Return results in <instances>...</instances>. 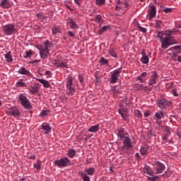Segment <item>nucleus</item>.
I'll return each instance as SVG.
<instances>
[{
    "instance_id": "f257e3e1",
    "label": "nucleus",
    "mask_w": 181,
    "mask_h": 181,
    "mask_svg": "<svg viewBox=\"0 0 181 181\" xmlns=\"http://www.w3.org/2000/svg\"><path fill=\"white\" fill-rule=\"evenodd\" d=\"M157 37H159L161 43L162 49H168L172 45H175V42H173L172 37H163L162 36V33H158Z\"/></svg>"
},
{
    "instance_id": "f03ea898",
    "label": "nucleus",
    "mask_w": 181,
    "mask_h": 181,
    "mask_svg": "<svg viewBox=\"0 0 181 181\" xmlns=\"http://www.w3.org/2000/svg\"><path fill=\"white\" fill-rule=\"evenodd\" d=\"M2 30L6 36H12V35H16L18 33V29L15 28V25L13 23H8L3 25Z\"/></svg>"
},
{
    "instance_id": "7ed1b4c3",
    "label": "nucleus",
    "mask_w": 181,
    "mask_h": 181,
    "mask_svg": "<svg viewBox=\"0 0 181 181\" xmlns=\"http://www.w3.org/2000/svg\"><path fill=\"white\" fill-rule=\"evenodd\" d=\"M18 101H20V103L23 105L25 110H32V108H33L30 104V101L23 93H20L18 95Z\"/></svg>"
},
{
    "instance_id": "20e7f679",
    "label": "nucleus",
    "mask_w": 181,
    "mask_h": 181,
    "mask_svg": "<svg viewBox=\"0 0 181 181\" xmlns=\"http://www.w3.org/2000/svg\"><path fill=\"white\" fill-rule=\"evenodd\" d=\"M54 165L58 168H66V166H71L73 163L71 160L67 157H62L59 160L54 161Z\"/></svg>"
},
{
    "instance_id": "39448f33",
    "label": "nucleus",
    "mask_w": 181,
    "mask_h": 181,
    "mask_svg": "<svg viewBox=\"0 0 181 181\" xmlns=\"http://www.w3.org/2000/svg\"><path fill=\"white\" fill-rule=\"evenodd\" d=\"M121 73H122V67L115 69L110 73V84H115V83L118 81V78H119V76H121Z\"/></svg>"
},
{
    "instance_id": "423d86ee",
    "label": "nucleus",
    "mask_w": 181,
    "mask_h": 181,
    "mask_svg": "<svg viewBox=\"0 0 181 181\" xmlns=\"http://www.w3.org/2000/svg\"><path fill=\"white\" fill-rule=\"evenodd\" d=\"M169 50L172 52L174 56H177V61L181 63V46L176 45V46L172 47L171 48L169 49Z\"/></svg>"
},
{
    "instance_id": "0eeeda50",
    "label": "nucleus",
    "mask_w": 181,
    "mask_h": 181,
    "mask_svg": "<svg viewBox=\"0 0 181 181\" xmlns=\"http://www.w3.org/2000/svg\"><path fill=\"white\" fill-rule=\"evenodd\" d=\"M7 114L8 115H13L14 118H21V111L16 106H13L7 109Z\"/></svg>"
},
{
    "instance_id": "6e6552de",
    "label": "nucleus",
    "mask_w": 181,
    "mask_h": 181,
    "mask_svg": "<svg viewBox=\"0 0 181 181\" xmlns=\"http://www.w3.org/2000/svg\"><path fill=\"white\" fill-rule=\"evenodd\" d=\"M154 170H156V175H159L160 173H163V170L166 169V167H165V164L159 162V161H154Z\"/></svg>"
},
{
    "instance_id": "1a4fd4ad",
    "label": "nucleus",
    "mask_w": 181,
    "mask_h": 181,
    "mask_svg": "<svg viewBox=\"0 0 181 181\" xmlns=\"http://www.w3.org/2000/svg\"><path fill=\"white\" fill-rule=\"evenodd\" d=\"M157 105L160 110H166L168 107V100L163 97L157 99Z\"/></svg>"
},
{
    "instance_id": "9d476101",
    "label": "nucleus",
    "mask_w": 181,
    "mask_h": 181,
    "mask_svg": "<svg viewBox=\"0 0 181 181\" xmlns=\"http://www.w3.org/2000/svg\"><path fill=\"white\" fill-rule=\"evenodd\" d=\"M17 73H18V74H21V76H27V77H28L29 79L35 78V77L33 76V74H32V73H30L29 70L26 69L25 66H21L18 70Z\"/></svg>"
},
{
    "instance_id": "9b49d317",
    "label": "nucleus",
    "mask_w": 181,
    "mask_h": 181,
    "mask_svg": "<svg viewBox=\"0 0 181 181\" xmlns=\"http://www.w3.org/2000/svg\"><path fill=\"white\" fill-rule=\"evenodd\" d=\"M52 64H54V66H55V67L57 69H69V65H67V63L60 59H54L52 62Z\"/></svg>"
},
{
    "instance_id": "f8f14e48",
    "label": "nucleus",
    "mask_w": 181,
    "mask_h": 181,
    "mask_svg": "<svg viewBox=\"0 0 181 181\" xmlns=\"http://www.w3.org/2000/svg\"><path fill=\"white\" fill-rule=\"evenodd\" d=\"M179 32V30L176 29H168L165 31L158 32V33H161L162 36L164 37H170L173 35H176Z\"/></svg>"
},
{
    "instance_id": "ddd939ff",
    "label": "nucleus",
    "mask_w": 181,
    "mask_h": 181,
    "mask_svg": "<svg viewBox=\"0 0 181 181\" xmlns=\"http://www.w3.org/2000/svg\"><path fill=\"white\" fill-rule=\"evenodd\" d=\"M117 136L121 139H124V138H127L129 136V134H128V130H127V128L120 127L118 129L117 131Z\"/></svg>"
},
{
    "instance_id": "4468645a",
    "label": "nucleus",
    "mask_w": 181,
    "mask_h": 181,
    "mask_svg": "<svg viewBox=\"0 0 181 181\" xmlns=\"http://www.w3.org/2000/svg\"><path fill=\"white\" fill-rule=\"evenodd\" d=\"M147 16H148V21H152V19L156 16V6H155V5L149 6Z\"/></svg>"
},
{
    "instance_id": "2eb2a0df",
    "label": "nucleus",
    "mask_w": 181,
    "mask_h": 181,
    "mask_svg": "<svg viewBox=\"0 0 181 181\" xmlns=\"http://www.w3.org/2000/svg\"><path fill=\"white\" fill-rule=\"evenodd\" d=\"M120 141H122L123 145H124L126 149L134 148V143L132 142V140H131V138H129V136L124 137L123 139H120Z\"/></svg>"
},
{
    "instance_id": "dca6fc26",
    "label": "nucleus",
    "mask_w": 181,
    "mask_h": 181,
    "mask_svg": "<svg viewBox=\"0 0 181 181\" xmlns=\"http://www.w3.org/2000/svg\"><path fill=\"white\" fill-rule=\"evenodd\" d=\"M39 83H37L34 86H30L28 88V91L30 94L32 95H36L39 93V90H40V86H38Z\"/></svg>"
},
{
    "instance_id": "f3484780",
    "label": "nucleus",
    "mask_w": 181,
    "mask_h": 181,
    "mask_svg": "<svg viewBox=\"0 0 181 181\" xmlns=\"http://www.w3.org/2000/svg\"><path fill=\"white\" fill-rule=\"evenodd\" d=\"M119 114L121 115V117L124 119V121H127L128 119V117H129V113L128 112V109L126 107H122L118 110Z\"/></svg>"
},
{
    "instance_id": "a211bd4d",
    "label": "nucleus",
    "mask_w": 181,
    "mask_h": 181,
    "mask_svg": "<svg viewBox=\"0 0 181 181\" xmlns=\"http://www.w3.org/2000/svg\"><path fill=\"white\" fill-rule=\"evenodd\" d=\"M140 54H141V57L140 59V61L143 64H148L149 63V56L146 54V52L145 49H142L140 52Z\"/></svg>"
},
{
    "instance_id": "6ab92c4d",
    "label": "nucleus",
    "mask_w": 181,
    "mask_h": 181,
    "mask_svg": "<svg viewBox=\"0 0 181 181\" xmlns=\"http://www.w3.org/2000/svg\"><path fill=\"white\" fill-rule=\"evenodd\" d=\"M151 79L148 80V86H153V84H156V80H158V77H159V75H158V72L156 71L151 72Z\"/></svg>"
},
{
    "instance_id": "aec40b11",
    "label": "nucleus",
    "mask_w": 181,
    "mask_h": 181,
    "mask_svg": "<svg viewBox=\"0 0 181 181\" xmlns=\"http://www.w3.org/2000/svg\"><path fill=\"white\" fill-rule=\"evenodd\" d=\"M36 47L40 52L47 51L49 50V47H50V43L49 41H47L42 42L40 45H37Z\"/></svg>"
},
{
    "instance_id": "412c9836",
    "label": "nucleus",
    "mask_w": 181,
    "mask_h": 181,
    "mask_svg": "<svg viewBox=\"0 0 181 181\" xmlns=\"http://www.w3.org/2000/svg\"><path fill=\"white\" fill-rule=\"evenodd\" d=\"M41 129L44 131L45 135H49L52 132V128L50 127L49 124H42L41 125Z\"/></svg>"
},
{
    "instance_id": "4be33fe9",
    "label": "nucleus",
    "mask_w": 181,
    "mask_h": 181,
    "mask_svg": "<svg viewBox=\"0 0 181 181\" xmlns=\"http://www.w3.org/2000/svg\"><path fill=\"white\" fill-rule=\"evenodd\" d=\"M35 80L37 81H39V83H40L41 84H42L44 88H49V87H50V83L47 80L39 78H35Z\"/></svg>"
},
{
    "instance_id": "5701e85b",
    "label": "nucleus",
    "mask_w": 181,
    "mask_h": 181,
    "mask_svg": "<svg viewBox=\"0 0 181 181\" xmlns=\"http://www.w3.org/2000/svg\"><path fill=\"white\" fill-rule=\"evenodd\" d=\"M149 146H141L139 150V152L141 156H147L148 153H149Z\"/></svg>"
},
{
    "instance_id": "b1692460",
    "label": "nucleus",
    "mask_w": 181,
    "mask_h": 181,
    "mask_svg": "<svg viewBox=\"0 0 181 181\" xmlns=\"http://www.w3.org/2000/svg\"><path fill=\"white\" fill-rule=\"evenodd\" d=\"M69 26L71 29H73L74 30H77V29H78V24H77L76 23V21H74V20H73V18H69Z\"/></svg>"
},
{
    "instance_id": "393cba45",
    "label": "nucleus",
    "mask_w": 181,
    "mask_h": 181,
    "mask_svg": "<svg viewBox=\"0 0 181 181\" xmlns=\"http://www.w3.org/2000/svg\"><path fill=\"white\" fill-rule=\"evenodd\" d=\"M144 173H145L146 175H149V176H153V175H155V173L148 165H146L144 168Z\"/></svg>"
},
{
    "instance_id": "a878e982",
    "label": "nucleus",
    "mask_w": 181,
    "mask_h": 181,
    "mask_svg": "<svg viewBox=\"0 0 181 181\" xmlns=\"http://www.w3.org/2000/svg\"><path fill=\"white\" fill-rule=\"evenodd\" d=\"M0 6L4 8V9H9L11 8V3H9V0H1Z\"/></svg>"
},
{
    "instance_id": "bb28decb",
    "label": "nucleus",
    "mask_w": 181,
    "mask_h": 181,
    "mask_svg": "<svg viewBox=\"0 0 181 181\" xmlns=\"http://www.w3.org/2000/svg\"><path fill=\"white\" fill-rule=\"evenodd\" d=\"M83 173H86L89 176H93L94 173H95V168L90 167L86 169H84Z\"/></svg>"
},
{
    "instance_id": "cd10ccee",
    "label": "nucleus",
    "mask_w": 181,
    "mask_h": 181,
    "mask_svg": "<svg viewBox=\"0 0 181 181\" xmlns=\"http://www.w3.org/2000/svg\"><path fill=\"white\" fill-rule=\"evenodd\" d=\"M148 72H143L140 74L139 76H138L137 80L140 81V83H145V78H146V76H148Z\"/></svg>"
},
{
    "instance_id": "c85d7f7f",
    "label": "nucleus",
    "mask_w": 181,
    "mask_h": 181,
    "mask_svg": "<svg viewBox=\"0 0 181 181\" xmlns=\"http://www.w3.org/2000/svg\"><path fill=\"white\" fill-rule=\"evenodd\" d=\"M79 175H80L82 180H83V181H91V180L90 179V176H88V175H87V173H85L83 171H79Z\"/></svg>"
},
{
    "instance_id": "c756f323",
    "label": "nucleus",
    "mask_w": 181,
    "mask_h": 181,
    "mask_svg": "<svg viewBox=\"0 0 181 181\" xmlns=\"http://www.w3.org/2000/svg\"><path fill=\"white\" fill-rule=\"evenodd\" d=\"M74 93H76V89L71 86L66 88V94L69 97H71V95H74Z\"/></svg>"
},
{
    "instance_id": "7c9ffc66",
    "label": "nucleus",
    "mask_w": 181,
    "mask_h": 181,
    "mask_svg": "<svg viewBox=\"0 0 181 181\" xmlns=\"http://www.w3.org/2000/svg\"><path fill=\"white\" fill-rule=\"evenodd\" d=\"M4 57L7 63H12L13 62V59L12 58V55L11 54V51L6 53L4 54Z\"/></svg>"
},
{
    "instance_id": "2f4dec72",
    "label": "nucleus",
    "mask_w": 181,
    "mask_h": 181,
    "mask_svg": "<svg viewBox=\"0 0 181 181\" xmlns=\"http://www.w3.org/2000/svg\"><path fill=\"white\" fill-rule=\"evenodd\" d=\"M52 35L54 36H56L57 33H62V29H60V27L54 25V27L52 28Z\"/></svg>"
},
{
    "instance_id": "473e14b6",
    "label": "nucleus",
    "mask_w": 181,
    "mask_h": 181,
    "mask_svg": "<svg viewBox=\"0 0 181 181\" xmlns=\"http://www.w3.org/2000/svg\"><path fill=\"white\" fill-rule=\"evenodd\" d=\"M49 52L50 50L40 51V56L41 59H42L43 60H45V59H47V57H49Z\"/></svg>"
},
{
    "instance_id": "72a5a7b5",
    "label": "nucleus",
    "mask_w": 181,
    "mask_h": 181,
    "mask_svg": "<svg viewBox=\"0 0 181 181\" xmlns=\"http://www.w3.org/2000/svg\"><path fill=\"white\" fill-rule=\"evenodd\" d=\"M16 87H28V83L23 82V78H21L16 82Z\"/></svg>"
},
{
    "instance_id": "f704fd0d",
    "label": "nucleus",
    "mask_w": 181,
    "mask_h": 181,
    "mask_svg": "<svg viewBox=\"0 0 181 181\" xmlns=\"http://www.w3.org/2000/svg\"><path fill=\"white\" fill-rule=\"evenodd\" d=\"M98 129H100V124H95L94 126L90 127L88 129V132H97L98 131Z\"/></svg>"
},
{
    "instance_id": "c9c22d12",
    "label": "nucleus",
    "mask_w": 181,
    "mask_h": 181,
    "mask_svg": "<svg viewBox=\"0 0 181 181\" xmlns=\"http://www.w3.org/2000/svg\"><path fill=\"white\" fill-rule=\"evenodd\" d=\"M33 168L37 169V170H40V169H42V161L37 159V162L34 163Z\"/></svg>"
},
{
    "instance_id": "e433bc0d",
    "label": "nucleus",
    "mask_w": 181,
    "mask_h": 181,
    "mask_svg": "<svg viewBox=\"0 0 181 181\" xmlns=\"http://www.w3.org/2000/svg\"><path fill=\"white\" fill-rule=\"evenodd\" d=\"M108 53L109 54H110L112 57H115V59H117L118 57V54L115 52V51L114 50V48H110L108 49Z\"/></svg>"
},
{
    "instance_id": "4c0bfd02",
    "label": "nucleus",
    "mask_w": 181,
    "mask_h": 181,
    "mask_svg": "<svg viewBox=\"0 0 181 181\" xmlns=\"http://www.w3.org/2000/svg\"><path fill=\"white\" fill-rule=\"evenodd\" d=\"M66 155H67V156H69V158H71L72 159V158L76 156V150L73 149V148L69 150V151L67 152Z\"/></svg>"
},
{
    "instance_id": "58836bf2",
    "label": "nucleus",
    "mask_w": 181,
    "mask_h": 181,
    "mask_svg": "<svg viewBox=\"0 0 181 181\" xmlns=\"http://www.w3.org/2000/svg\"><path fill=\"white\" fill-rule=\"evenodd\" d=\"M66 88L71 87L73 86V76H69L67 77Z\"/></svg>"
},
{
    "instance_id": "ea45409f",
    "label": "nucleus",
    "mask_w": 181,
    "mask_h": 181,
    "mask_svg": "<svg viewBox=\"0 0 181 181\" xmlns=\"http://www.w3.org/2000/svg\"><path fill=\"white\" fill-rule=\"evenodd\" d=\"M110 29V25H104L98 30L99 35H103L104 32H107Z\"/></svg>"
},
{
    "instance_id": "a19ab883",
    "label": "nucleus",
    "mask_w": 181,
    "mask_h": 181,
    "mask_svg": "<svg viewBox=\"0 0 181 181\" xmlns=\"http://www.w3.org/2000/svg\"><path fill=\"white\" fill-rule=\"evenodd\" d=\"M109 61L108 59H105L104 57H102L100 59V66H105V64H108Z\"/></svg>"
},
{
    "instance_id": "79ce46f5",
    "label": "nucleus",
    "mask_w": 181,
    "mask_h": 181,
    "mask_svg": "<svg viewBox=\"0 0 181 181\" xmlns=\"http://www.w3.org/2000/svg\"><path fill=\"white\" fill-rule=\"evenodd\" d=\"M155 117L157 118V119H162V118H163V112L160 110L156 112Z\"/></svg>"
},
{
    "instance_id": "37998d69",
    "label": "nucleus",
    "mask_w": 181,
    "mask_h": 181,
    "mask_svg": "<svg viewBox=\"0 0 181 181\" xmlns=\"http://www.w3.org/2000/svg\"><path fill=\"white\" fill-rule=\"evenodd\" d=\"M33 54V52L32 49H30L29 51L25 52L23 57L24 59H29L32 55Z\"/></svg>"
},
{
    "instance_id": "c03bdc74",
    "label": "nucleus",
    "mask_w": 181,
    "mask_h": 181,
    "mask_svg": "<svg viewBox=\"0 0 181 181\" xmlns=\"http://www.w3.org/2000/svg\"><path fill=\"white\" fill-rule=\"evenodd\" d=\"M134 87L136 88V90H146L147 86H144V85L135 83Z\"/></svg>"
},
{
    "instance_id": "a18cd8bd",
    "label": "nucleus",
    "mask_w": 181,
    "mask_h": 181,
    "mask_svg": "<svg viewBox=\"0 0 181 181\" xmlns=\"http://www.w3.org/2000/svg\"><path fill=\"white\" fill-rule=\"evenodd\" d=\"M50 114V110H42L41 113L40 114V117H47Z\"/></svg>"
},
{
    "instance_id": "49530a36",
    "label": "nucleus",
    "mask_w": 181,
    "mask_h": 181,
    "mask_svg": "<svg viewBox=\"0 0 181 181\" xmlns=\"http://www.w3.org/2000/svg\"><path fill=\"white\" fill-rule=\"evenodd\" d=\"M137 28L139 29L140 32H142V33H146V32H148V30L146 28L141 26V24H137Z\"/></svg>"
},
{
    "instance_id": "de8ad7c7",
    "label": "nucleus",
    "mask_w": 181,
    "mask_h": 181,
    "mask_svg": "<svg viewBox=\"0 0 181 181\" xmlns=\"http://www.w3.org/2000/svg\"><path fill=\"white\" fill-rule=\"evenodd\" d=\"M95 4L98 5V6H103V5L105 4V0H96Z\"/></svg>"
},
{
    "instance_id": "09e8293b",
    "label": "nucleus",
    "mask_w": 181,
    "mask_h": 181,
    "mask_svg": "<svg viewBox=\"0 0 181 181\" xmlns=\"http://www.w3.org/2000/svg\"><path fill=\"white\" fill-rule=\"evenodd\" d=\"M36 17L37 18V19L39 21H43L44 19H45V18H46L43 14H42L40 13H37L36 14Z\"/></svg>"
},
{
    "instance_id": "8fccbe9b",
    "label": "nucleus",
    "mask_w": 181,
    "mask_h": 181,
    "mask_svg": "<svg viewBox=\"0 0 181 181\" xmlns=\"http://www.w3.org/2000/svg\"><path fill=\"white\" fill-rule=\"evenodd\" d=\"M134 115L135 117H136L137 118H142V113L141 112L140 110H135L134 111Z\"/></svg>"
},
{
    "instance_id": "3c124183",
    "label": "nucleus",
    "mask_w": 181,
    "mask_h": 181,
    "mask_svg": "<svg viewBox=\"0 0 181 181\" xmlns=\"http://www.w3.org/2000/svg\"><path fill=\"white\" fill-rule=\"evenodd\" d=\"M147 179L148 181H157L159 180V176L156 175L154 177H148Z\"/></svg>"
},
{
    "instance_id": "603ef678",
    "label": "nucleus",
    "mask_w": 181,
    "mask_h": 181,
    "mask_svg": "<svg viewBox=\"0 0 181 181\" xmlns=\"http://www.w3.org/2000/svg\"><path fill=\"white\" fill-rule=\"evenodd\" d=\"M94 76H95L96 82L101 83V78L98 76V71L95 72Z\"/></svg>"
},
{
    "instance_id": "864d4df0",
    "label": "nucleus",
    "mask_w": 181,
    "mask_h": 181,
    "mask_svg": "<svg viewBox=\"0 0 181 181\" xmlns=\"http://www.w3.org/2000/svg\"><path fill=\"white\" fill-rule=\"evenodd\" d=\"M162 23H163L162 21L157 20L156 21V29H160V26H162Z\"/></svg>"
},
{
    "instance_id": "5fc2aeb1",
    "label": "nucleus",
    "mask_w": 181,
    "mask_h": 181,
    "mask_svg": "<svg viewBox=\"0 0 181 181\" xmlns=\"http://www.w3.org/2000/svg\"><path fill=\"white\" fill-rule=\"evenodd\" d=\"M101 21H103V17L101 16V15L98 14L95 18V22L100 23V22H101Z\"/></svg>"
},
{
    "instance_id": "6e6d98bb",
    "label": "nucleus",
    "mask_w": 181,
    "mask_h": 181,
    "mask_svg": "<svg viewBox=\"0 0 181 181\" xmlns=\"http://www.w3.org/2000/svg\"><path fill=\"white\" fill-rule=\"evenodd\" d=\"M172 94H173L174 97H179V93H177L176 88L172 90Z\"/></svg>"
},
{
    "instance_id": "4d7b16f0",
    "label": "nucleus",
    "mask_w": 181,
    "mask_h": 181,
    "mask_svg": "<svg viewBox=\"0 0 181 181\" xmlns=\"http://www.w3.org/2000/svg\"><path fill=\"white\" fill-rule=\"evenodd\" d=\"M78 78L80 83H84V76H83L81 74H79L78 76Z\"/></svg>"
},
{
    "instance_id": "13d9d810",
    "label": "nucleus",
    "mask_w": 181,
    "mask_h": 181,
    "mask_svg": "<svg viewBox=\"0 0 181 181\" xmlns=\"http://www.w3.org/2000/svg\"><path fill=\"white\" fill-rule=\"evenodd\" d=\"M163 12H165V13H170V12H172V8H164Z\"/></svg>"
},
{
    "instance_id": "bf43d9fd",
    "label": "nucleus",
    "mask_w": 181,
    "mask_h": 181,
    "mask_svg": "<svg viewBox=\"0 0 181 181\" xmlns=\"http://www.w3.org/2000/svg\"><path fill=\"white\" fill-rule=\"evenodd\" d=\"M75 4H76V5H78V6H81V2H83V0H74Z\"/></svg>"
},
{
    "instance_id": "052dcab7",
    "label": "nucleus",
    "mask_w": 181,
    "mask_h": 181,
    "mask_svg": "<svg viewBox=\"0 0 181 181\" xmlns=\"http://www.w3.org/2000/svg\"><path fill=\"white\" fill-rule=\"evenodd\" d=\"M113 93L114 94H118L119 93V88L115 87L113 88Z\"/></svg>"
},
{
    "instance_id": "680f3d73",
    "label": "nucleus",
    "mask_w": 181,
    "mask_h": 181,
    "mask_svg": "<svg viewBox=\"0 0 181 181\" xmlns=\"http://www.w3.org/2000/svg\"><path fill=\"white\" fill-rule=\"evenodd\" d=\"M120 10H122V6H115V11H117L118 12H119Z\"/></svg>"
},
{
    "instance_id": "e2e57ef3",
    "label": "nucleus",
    "mask_w": 181,
    "mask_h": 181,
    "mask_svg": "<svg viewBox=\"0 0 181 181\" xmlns=\"http://www.w3.org/2000/svg\"><path fill=\"white\" fill-rule=\"evenodd\" d=\"M135 157L136 158L137 160H141V156L139 155V153H136Z\"/></svg>"
},
{
    "instance_id": "0e129e2a",
    "label": "nucleus",
    "mask_w": 181,
    "mask_h": 181,
    "mask_svg": "<svg viewBox=\"0 0 181 181\" xmlns=\"http://www.w3.org/2000/svg\"><path fill=\"white\" fill-rule=\"evenodd\" d=\"M122 1L121 0H116V6H120L122 5Z\"/></svg>"
},
{
    "instance_id": "69168bd1",
    "label": "nucleus",
    "mask_w": 181,
    "mask_h": 181,
    "mask_svg": "<svg viewBox=\"0 0 181 181\" xmlns=\"http://www.w3.org/2000/svg\"><path fill=\"white\" fill-rule=\"evenodd\" d=\"M28 159H33V160H35L36 159V156L31 155V156H28Z\"/></svg>"
},
{
    "instance_id": "338daca9",
    "label": "nucleus",
    "mask_w": 181,
    "mask_h": 181,
    "mask_svg": "<svg viewBox=\"0 0 181 181\" xmlns=\"http://www.w3.org/2000/svg\"><path fill=\"white\" fill-rule=\"evenodd\" d=\"M68 35H69V36H70L71 37H74V33H73V32H71V31H69V32H68Z\"/></svg>"
},
{
    "instance_id": "774afa93",
    "label": "nucleus",
    "mask_w": 181,
    "mask_h": 181,
    "mask_svg": "<svg viewBox=\"0 0 181 181\" xmlns=\"http://www.w3.org/2000/svg\"><path fill=\"white\" fill-rule=\"evenodd\" d=\"M165 142H167V144H174V142H173V141H172V139H167V141H165Z\"/></svg>"
}]
</instances>
